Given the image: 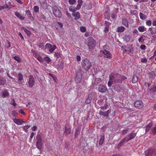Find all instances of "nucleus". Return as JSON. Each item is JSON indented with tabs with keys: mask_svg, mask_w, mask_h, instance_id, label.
<instances>
[{
	"mask_svg": "<svg viewBox=\"0 0 156 156\" xmlns=\"http://www.w3.org/2000/svg\"><path fill=\"white\" fill-rule=\"evenodd\" d=\"M145 154L146 156H155L156 155V150L151 149L147 150L145 151Z\"/></svg>",
	"mask_w": 156,
	"mask_h": 156,
	"instance_id": "nucleus-5",
	"label": "nucleus"
},
{
	"mask_svg": "<svg viewBox=\"0 0 156 156\" xmlns=\"http://www.w3.org/2000/svg\"><path fill=\"white\" fill-rule=\"evenodd\" d=\"M153 133L154 134H156V127H154L153 129Z\"/></svg>",
	"mask_w": 156,
	"mask_h": 156,
	"instance_id": "nucleus-63",
	"label": "nucleus"
},
{
	"mask_svg": "<svg viewBox=\"0 0 156 156\" xmlns=\"http://www.w3.org/2000/svg\"><path fill=\"white\" fill-rule=\"evenodd\" d=\"M48 75L51 76L53 78L55 82L57 83V79L55 76L50 73H49Z\"/></svg>",
	"mask_w": 156,
	"mask_h": 156,
	"instance_id": "nucleus-36",
	"label": "nucleus"
},
{
	"mask_svg": "<svg viewBox=\"0 0 156 156\" xmlns=\"http://www.w3.org/2000/svg\"><path fill=\"white\" fill-rule=\"evenodd\" d=\"M27 83H28L29 86L30 87H31L34 85L35 83V80L32 75H30L29 76Z\"/></svg>",
	"mask_w": 156,
	"mask_h": 156,
	"instance_id": "nucleus-7",
	"label": "nucleus"
},
{
	"mask_svg": "<svg viewBox=\"0 0 156 156\" xmlns=\"http://www.w3.org/2000/svg\"><path fill=\"white\" fill-rule=\"evenodd\" d=\"M34 12L37 13V12L39 11V8L37 6H35L34 7Z\"/></svg>",
	"mask_w": 156,
	"mask_h": 156,
	"instance_id": "nucleus-42",
	"label": "nucleus"
},
{
	"mask_svg": "<svg viewBox=\"0 0 156 156\" xmlns=\"http://www.w3.org/2000/svg\"><path fill=\"white\" fill-rule=\"evenodd\" d=\"M34 135H35V133H34L32 132L31 134V135L30 136V138H31L32 139L33 138V136H34Z\"/></svg>",
	"mask_w": 156,
	"mask_h": 156,
	"instance_id": "nucleus-62",
	"label": "nucleus"
},
{
	"mask_svg": "<svg viewBox=\"0 0 156 156\" xmlns=\"http://www.w3.org/2000/svg\"><path fill=\"white\" fill-rule=\"evenodd\" d=\"M125 28L123 26H120L117 28V32H122L124 31Z\"/></svg>",
	"mask_w": 156,
	"mask_h": 156,
	"instance_id": "nucleus-24",
	"label": "nucleus"
},
{
	"mask_svg": "<svg viewBox=\"0 0 156 156\" xmlns=\"http://www.w3.org/2000/svg\"><path fill=\"white\" fill-rule=\"evenodd\" d=\"M123 39L126 42H128L130 40V37L129 35H125L123 37Z\"/></svg>",
	"mask_w": 156,
	"mask_h": 156,
	"instance_id": "nucleus-25",
	"label": "nucleus"
},
{
	"mask_svg": "<svg viewBox=\"0 0 156 156\" xmlns=\"http://www.w3.org/2000/svg\"><path fill=\"white\" fill-rule=\"evenodd\" d=\"M108 108V103H105L104 106H102L101 107V108L103 110H105Z\"/></svg>",
	"mask_w": 156,
	"mask_h": 156,
	"instance_id": "nucleus-33",
	"label": "nucleus"
},
{
	"mask_svg": "<svg viewBox=\"0 0 156 156\" xmlns=\"http://www.w3.org/2000/svg\"><path fill=\"white\" fill-rule=\"evenodd\" d=\"M11 47V44L8 41H7L6 42L5 47L6 48H8Z\"/></svg>",
	"mask_w": 156,
	"mask_h": 156,
	"instance_id": "nucleus-37",
	"label": "nucleus"
},
{
	"mask_svg": "<svg viewBox=\"0 0 156 156\" xmlns=\"http://www.w3.org/2000/svg\"><path fill=\"white\" fill-rule=\"evenodd\" d=\"M57 23L60 28H62L63 27V25L62 23L57 22Z\"/></svg>",
	"mask_w": 156,
	"mask_h": 156,
	"instance_id": "nucleus-56",
	"label": "nucleus"
},
{
	"mask_svg": "<svg viewBox=\"0 0 156 156\" xmlns=\"http://www.w3.org/2000/svg\"><path fill=\"white\" fill-rule=\"evenodd\" d=\"M19 112L22 114H23V115H25V112L23 110V109H20L19 110Z\"/></svg>",
	"mask_w": 156,
	"mask_h": 156,
	"instance_id": "nucleus-50",
	"label": "nucleus"
},
{
	"mask_svg": "<svg viewBox=\"0 0 156 156\" xmlns=\"http://www.w3.org/2000/svg\"><path fill=\"white\" fill-rule=\"evenodd\" d=\"M113 81L109 80L108 83V86L109 87L111 86L113 83Z\"/></svg>",
	"mask_w": 156,
	"mask_h": 156,
	"instance_id": "nucleus-55",
	"label": "nucleus"
},
{
	"mask_svg": "<svg viewBox=\"0 0 156 156\" xmlns=\"http://www.w3.org/2000/svg\"><path fill=\"white\" fill-rule=\"evenodd\" d=\"M5 4L3 6L0 5V11L4 9H6L8 8L9 9H10L14 7L13 5V3L12 2H9V5H8L7 3H6V1L5 2Z\"/></svg>",
	"mask_w": 156,
	"mask_h": 156,
	"instance_id": "nucleus-4",
	"label": "nucleus"
},
{
	"mask_svg": "<svg viewBox=\"0 0 156 156\" xmlns=\"http://www.w3.org/2000/svg\"><path fill=\"white\" fill-rule=\"evenodd\" d=\"M152 126V123H149L147 125L146 127L145 131L146 132L148 131L151 128Z\"/></svg>",
	"mask_w": 156,
	"mask_h": 156,
	"instance_id": "nucleus-27",
	"label": "nucleus"
},
{
	"mask_svg": "<svg viewBox=\"0 0 156 156\" xmlns=\"http://www.w3.org/2000/svg\"><path fill=\"white\" fill-rule=\"evenodd\" d=\"M53 12L56 17L61 18L62 16V13L57 7L53 8Z\"/></svg>",
	"mask_w": 156,
	"mask_h": 156,
	"instance_id": "nucleus-6",
	"label": "nucleus"
},
{
	"mask_svg": "<svg viewBox=\"0 0 156 156\" xmlns=\"http://www.w3.org/2000/svg\"><path fill=\"white\" fill-rule=\"evenodd\" d=\"M140 48L143 50H145L146 49V46L145 45H142L140 46Z\"/></svg>",
	"mask_w": 156,
	"mask_h": 156,
	"instance_id": "nucleus-52",
	"label": "nucleus"
},
{
	"mask_svg": "<svg viewBox=\"0 0 156 156\" xmlns=\"http://www.w3.org/2000/svg\"><path fill=\"white\" fill-rule=\"evenodd\" d=\"M81 65L83 68L86 70H88L92 66L91 63L87 58L82 60Z\"/></svg>",
	"mask_w": 156,
	"mask_h": 156,
	"instance_id": "nucleus-2",
	"label": "nucleus"
},
{
	"mask_svg": "<svg viewBox=\"0 0 156 156\" xmlns=\"http://www.w3.org/2000/svg\"><path fill=\"white\" fill-rule=\"evenodd\" d=\"M138 81V78L137 77L135 76L134 75L132 79V82L133 83H136Z\"/></svg>",
	"mask_w": 156,
	"mask_h": 156,
	"instance_id": "nucleus-29",
	"label": "nucleus"
},
{
	"mask_svg": "<svg viewBox=\"0 0 156 156\" xmlns=\"http://www.w3.org/2000/svg\"><path fill=\"white\" fill-rule=\"evenodd\" d=\"M107 89V87L102 85H99L98 88V91L101 93H104L106 92Z\"/></svg>",
	"mask_w": 156,
	"mask_h": 156,
	"instance_id": "nucleus-12",
	"label": "nucleus"
},
{
	"mask_svg": "<svg viewBox=\"0 0 156 156\" xmlns=\"http://www.w3.org/2000/svg\"><path fill=\"white\" fill-rule=\"evenodd\" d=\"M103 53L105 55V57L107 58H111L112 55L111 54L109 51L106 50L104 49L102 51Z\"/></svg>",
	"mask_w": 156,
	"mask_h": 156,
	"instance_id": "nucleus-14",
	"label": "nucleus"
},
{
	"mask_svg": "<svg viewBox=\"0 0 156 156\" xmlns=\"http://www.w3.org/2000/svg\"><path fill=\"white\" fill-rule=\"evenodd\" d=\"M46 49H48L50 52H52L56 48V47L55 45H51L50 44L47 43L45 45Z\"/></svg>",
	"mask_w": 156,
	"mask_h": 156,
	"instance_id": "nucleus-9",
	"label": "nucleus"
},
{
	"mask_svg": "<svg viewBox=\"0 0 156 156\" xmlns=\"http://www.w3.org/2000/svg\"><path fill=\"white\" fill-rule=\"evenodd\" d=\"M136 136V133H131L128 134L126 137L120 141L118 145V148H119L124 144L128 142L129 140L134 138Z\"/></svg>",
	"mask_w": 156,
	"mask_h": 156,
	"instance_id": "nucleus-1",
	"label": "nucleus"
},
{
	"mask_svg": "<svg viewBox=\"0 0 156 156\" xmlns=\"http://www.w3.org/2000/svg\"><path fill=\"white\" fill-rule=\"evenodd\" d=\"M88 46L90 49H92L94 48L95 45V41L93 39H90L89 40Z\"/></svg>",
	"mask_w": 156,
	"mask_h": 156,
	"instance_id": "nucleus-11",
	"label": "nucleus"
},
{
	"mask_svg": "<svg viewBox=\"0 0 156 156\" xmlns=\"http://www.w3.org/2000/svg\"><path fill=\"white\" fill-rule=\"evenodd\" d=\"M22 28L28 35L29 36L31 34V32L29 30H28L23 27Z\"/></svg>",
	"mask_w": 156,
	"mask_h": 156,
	"instance_id": "nucleus-30",
	"label": "nucleus"
},
{
	"mask_svg": "<svg viewBox=\"0 0 156 156\" xmlns=\"http://www.w3.org/2000/svg\"><path fill=\"white\" fill-rule=\"evenodd\" d=\"M144 40H145L144 39L143 36H141L138 39V41L140 43L143 42L144 41Z\"/></svg>",
	"mask_w": 156,
	"mask_h": 156,
	"instance_id": "nucleus-41",
	"label": "nucleus"
},
{
	"mask_svg": "<svg viewBox=\"0 0 156 156\" xmlns=\"http://www.w3.org/2000/svg\"><path fill=\"white\" fill-rule=\"evenodd\" d=\"M73 16L74 17L75 20L79 19L80 17V14L79 12L72 14Z\"/></svg>",
	"mask_w": 156,
	"mask_h": 156,
	"instance_id": "nucleus-19",
	"label": "nucleus"
},
{
	"mask_svg": "<svg viewBox=\"0 0 156 156\" xmlns=\"http://www.w3.org/2000/svg\"><path fill=\"white\" fill-rule=\"evenodd\" d=\"M152 25L153 26H156V20H154L153 21Z\"/></svg>",
	"mask_w": 156,
	"mask_h": 156,
	"instance_id": "nucleus-64",
	"label": "nucleus"
},
{
	"mask_svg": "<svg viewBox=\"0 0 156 156\" xmlns=\"http://www.w3.org/2000/svg\"><path fill=\"white\" fill-rule=\"evenodd\" d=\"M2 97L3 98H5L8 97L9 95V94L7 90H5L2 92Z\"/></svg>",
	"mask_w": 156,
	"mask_h": 156,
	"instance_id": "nucleus-21",
	"label": "nucleus"
},
{
	"mask_svg": "<svg viewBox=\"0 0 156 156\" xmlns=\"http://www.w3.org/2000/svg\"><path fill=\"white\" fill-rule=\"evenodd\" d=\"M64 63L63 62H61L57 65V67L58 69H62L64 67Z\"/></svg>",
	"mask_w": 156,
	"mask_h": 156,
	"instance_id": "nucleus-26",
	"label": "nucleus"
},
{
	"mask_svg": "<svg viewBox=\"0 0 156 156\" xmlns=\"http://www.w3.org/2000/svg\"><path fill=\"white\" fill-rule=\"evenodd\" d=\"M83 1L82 0H78V4L76 7V9L79 10L80 9L81 6L83 4Z\"/></svg>",
	"mask_w": 156,
	"mask_h": 156,
	"instance_id": "nucleus-20",
	"label": "nucleus"
},
{
	"mask_svg": "<svg viewBox=\"0 0 156 156\" xmlns=\"http://www.w3.org/2000/svg\"><path fill=\"white\" fill-rule=\"evenodd\" d=\"M128 130L127 129H125L123 130L122 131V134L123 135H124V134H126V133H127L128 132Z\"/></svg>",
	"mask_w": 156,
	"mask_h": 156,
	"instance_id": "nucleus-58",
	"label": "nucleus"
},
{
	"mask_svg": "<svg viewBox=\"0 0 156 156\" xmlns=\"http://www.w3.org/2000/svg\"><path fill=\"white\" fill-rule=\"evenodd\" d=\"M36 138L37 139V142L36 144V147L39 150H40L41 149L43 145L41 138V136L39 135H37Z\"/></svg>",
	"mask_w": 156,
	"mask_h": 156,
	"instance_id": "nucleus-3",
	"label": "nucleus"
},
{
	"mask_svg": "<svg viewBox=\"0 0 156 156\" xmlns=\"http://www.w3.org/2000/svg\"><path fill=\"white\" fill-rule=\"evenodd\" d=\"M5 79L0 77V85L5 84Z\"/></svg>",
	"mask_w": 156,
	"mask_h": 156,
	"instance_id": "nucleus-32",
	"label": "nucleus"
},
{
	"mask_svg": "<svg viewBox=\"0 0 156 156\" xmlns=\"http://www.w3.org/2000/svg\"><path fill=\"white\" fill-rule=\"evenodd\" d=\"M137 12L136 10H132L130 12V13L133 15L136 14L137 13Z\"/></svg>",
	"mask_w": 156,
	"mask_h": 156,
	"instance_id": "nucleus-46",
	"label": "nucleus"
},
{
	"mask_svg": "<svg viewBox=\"0 0 156 156\" xmlns=\"http://www.w3.org/2000/svg\"><path fill=\"white\" fill-rule=\"evenodd\" d=\"M43 1L42 5L43 6L46 7V3L45 0H42Z\"/></svg>",
	"mask_w": 156,
	"mask_h": 156,
	"instance_id": "nucleus-59",
	"label": "nucleus"
},
{
	"mask_svg": "<svg viewBox=\"0 0 156 156\" xmlns=\"http://www.w3.org/2000/svg\"><path fill=\"white\" fill-rule=\"evenodd\" d=\"M151 34H154L156 33V28L154 27H150L149 29Z\"/></svg>",
	"mask_w": 156,
	"mask_h": 156,
	"instance_id": "nucleus-23",
	"label": "nucleus"
},
{
	"mask_svg": "<svg viewBox=\"0 0 156 156\" xmlns=\"http://www.w3.org/2000/svg\"><path fill=\"white\" fill-rule=\"evenodd\" d=\"M76 2V1L75 0H69V2L71 5L74 4Z\"/></svg>",
	"mask_w": 156,
	"mask_h": 156,
	"instance_id": "nucleus-43",
	"label": "nucleus"
},
{
	"mask_svg": "<svg viewBox=\"0 0 156 156\" xmlns=\"http://www.w3.org/2000/svg\"><path fill=\"white\" fill-rule=\"evenodd\" d=\"M30 127V126L29 125L25 126L23 127V128L24 130L26 132L27 130Z\"/></svg>",
	"mask_w": 156,
	"mask_h": 156,
	"instance_id": "nucleus-45",
	"label": "nucleus"
},
{
	"mask_svg": "<svg viewBox=\"0 0 156 156\" xmlns=\"http://www.w3.org/2000/svg\"><path fill=\"white\" fill-rule=\"evenodd\" d=\"M109 27L108 26H106L105 27V30H104V32L105 33H107L108 32L109 30L108 28Z\"/></svg>",
	"mask_w": 156,
	"mask_h": 156,
	"instance_id": "nucleus-53",
	"label": "nucleus"
},
{
	"mask_svg": "<svg viewBox=\"0 0 156 156\" xmlns=\"http://www.w3.org/2000/svg\"><path fill=\"white\" fill-rule=\"evenodd\" d=\"M76 59L77 61H80L81 59V57L79 55H77L76 56Z\"/></svg>",
	"mask_w": 156,
	"mask_h": 156,
	"instance_id": "nucleus-60",
	"label": "nucleus"
},
{
	"mask_svg": "<svg viewBox=\"0 0 156 156\" xmlns=\"http://www.w3.org/2000/svg\"><path fill=\"white\" fill-rule=\"evenodd\" d=\"M138 30L141 32H143L146 30V28L144 26H141L138 27Z\"/></svg>",
	"mask_w": 156,
	"mask_h": 156,
	"instance_id": "nucleus-22",
	"label": "nucleus"
},
{
	"mask_svg": "<svg viewBox=\"0 0 156 156\" xmlns=\"http://www.w3.org/2000/svg\"><path fill=\"white\" fill-rule=\"evenodd\" d=\"M14 123L18 125H21L23 123H24V122L22 119L15 118L13 119Z\"/></svg>",
	"mask_w": 156,
	"mask_h": 156,
	"instance_id": "nucleus-15",
	"label": "nucleus"
},
{
	"mask_svg": "<svg viewBox=\"0 0 156 156\" xmlns=\"http://www.w3.org/2000/svg\"><path fill=\"white\" fill-rule=\"evenodd\" d=\"M24 83V80L22 74L20 73L18 74V83L22 84Z\"/></svg>",
	"mask_w": 156,
	"mask_h": 156,
	"instance_id": "nucleus-16",
	"label": "nucleus"
},
{
	"mask_svg": "<svg viewBox=\"0 0 156 156\" xmlns=\"http://www.w3.org/2000/svg\"><path fill=\"white\" fill-rule=\"evenodd\" d=\"M110 112L111 111L109 110H108L107 111L105 112H103L101 111L100 112L99 114L100 115H103L105 116L108 117Z\"/></svg>",
	"mask_w": 156,
	"mask_h": 156,
	"instance_id": "nucleus-17",
	"label": "nucleus"
},
{
	"mask_svg": "<svg viewBox=\"0 0 156 156\" xmlns=\"http://www.w3.org/2000/svg\"><path fill=\"white\" fill-rule=\"evenodd\" d=\"M139 14L140 18L141 19L144 20L146 18V16L143 13L141 12H140Z\"/></svg>",
	"mask_w": 156,
	"mask_h": 156,
	"instance_id": "nucleus-31",
	"label": "nucleus"
},
{
	"mask_svg": "<svg viewBox=\"0 0 156 156\" xmlns=\"http://www.w3.org/2000/svg\"><path fill=\"white\" fill-rule=\"evenodd\" d=\"M134 106L138 108H141L144 106L143 102L140 100L136 101L134 104Z\"/></svg>",
	"mask_w": 156,
	"mask_h": 156,
	"instance_id": "nucleus-10",
	"label": "nucleus"
},
{
	"mask_svg": "<svg viewBox=\"0 0 156 156\" xmlns=\"http://www.w3.org/2000/svg\"><path fill=\"white\" fill-rule=\"evenodd\" d=\"M71 127L69 123H66V125L64 133L66 134H69L70 133Z\"/></svg>",
	"mask_w": 156,
	"mask_h": 156,
	"instance_id": "nucleus-13",
	"label": "nucleus"
},
{
	"mask_svg": "<svg viewBox=\"0 0 156 156\" xmlns=\"http://www.w3.org/2000/svg\"><path fill=\"white\" fill-rule=\"evenodd\" d=\"M82 79V73L80 70L76 72L75 77V81L76 83H80Z\"/></svg>",
	"mask_w": 156,
	"mask_h": 156,
	"instance_id": "nucleus-8",
	"label": "nucleus"
},
{
	"mask_svg": "<svg viewBox=\"0 0 156 156\" xmlns=\"http://www.w3.org/2000/svg\"><path fill=\"white\" fill-rule=\"evenodd\" d=\"M14 59L16 60L18 62H21V59L18 56H15L13 57Z\"/></svg>",
	"mask_w": 156,
	"mask_h": 156,
	"instance_id": "nucleus-40",
	"label": "nucleus"
},
{
	"mask_svg": "<svg viewBox=\"0 0 156 156\" xmlns=\"http://www.w3.org/2000/svg\"><path fill=\"white\" fill-rule=\"evenodd\" d=\"M25 12H26V14L27 16H29L30 15H31V13H30V11L29 10L26 11Z\"/></svg>",
	"mask_w": 156,
	"mask_h": 156,
	"instance_id": "nucleus-48",
	"label": "nucleus"
},
{
	"mask_svg": "<svg viewBox=\"0 0 156 156\" xmlns=\"http://www.w3.org/2000/svg\"><path fill=\"white\" fill-rule=\"evenodd\" d=\"M146 24L148 26H150L151 25V20H148L146 21Z\"/></svg>",
	"mask_w": 156,
	"mask_h": 156,
	"instance_id": "nucleus-47",
	"label": "nucleus"
},
{
	"mask_svg": "<svg viewBox=\"0 0 156 156\" xmlns=\"http://www.w3.org/2000/svg\"><path fill=\"white\" fill-rule=\"evenodd\" d=\"M15 15L20 20H24L25 18V17L19 13L18 12H15Z\"/></svg>",
	"mask_w": 156,
	"mask_h": 156,
	"instance_id": "nucleus-18",
	"label": "nucleus"
},
{
	"mask_svg": "<svg viewBox=\"0 0 156 156\" xmlns=\"http://www.w3.org/2000/svg\"><path fill=\"white\" fill-rule=\"evenodd\" d=\"M80 30L81 32L83 33L85 32L86 30L85 27L83 26H81L80 27Z\"/></svg>",
	"mask_w": 156,
	"mask_h": 156,
	"instance_id": "nucleus-39",
	"label": "nucleus"
},
{
	"mask_svg": "<svg viewBox=\"0 0 156 156\" xmlns=\"http://www.w3.org/2000/svg\"><path fill=\"white\" fill-rule=\"evenodd\" d=\"M104 136H102L101 137L99 142V144L100 145H101L103 144L104 140Z\"/></svg>",
	"mask_w": 156,
	"mask_h": 156,
	"instance_id": "nucleus-38",
	"label": "nucleus"
},
{
	"mask_svg": "<svg viewBox=\"0 0 156 156\" xmlns=\"http://www.w3.org/2000/svg\"><path fill=\"white\" fill-rule=\"evenodd\" d=\"M154 72H152L151 73L149 74V76L151 78H153L154 76Z\"/></svg>",
	"mask_w": 156,
	"mask_h": 156,
	"instance_id": "nucleus-44",
	"label": "nucleus"
},
{
	"mask_svg": "<svg viewBox=\"0 0 156 156\" xmlns=\"http://www.w3.org/2000/svg\"><path fill=\"white\" fill-rule=\"evenodd\" d=\"M44 61H45L46 62L48 63L51 61V59L48 57H46L44 58Z\"/></svg>",
	"mask_w": 156,
	"mask_h": 156,
	"instance_id": "nucleus-35",
	"label": "nucleus"
},
{
	"mask_svg": "<svg viewBox=\"0 0 156 156\" xmlns=\"http://www.w3.org/2000/svg\"><path fill=\"white\" fill-rule=\"evenodd\" d=\"M91 99L90 98H87L86 100V103L87 104L90 103L91 102Z\"/></svg>",
	"mask_w": 156,
	"mask_h": 156,
	"instance_id": "nucleus-51",
	"label": "nucleus"
},
{
	"mask_svg": "<svg viewBox=\"0 0 156 156\" xmlns=\"http://www.w3.org/2000/svg\"><path fill=\"white\" fill-rule=\"evenodd\" d=\"M36 58L40 62H43L44 61V59L42 58L40 56H37L36 57Z\"/></svg>",
	"mask_w": 156,
	"mask_h": 156,
	"instance_id": "nucleus-34",
	"label": "nucleus"
},
{
	"mask_svg": "<svg viewBox=\"0 0 156 156\" xmlns=\"http://www.w3.org/2000/svg\"><path fill=\"white\" fill-rule=\"evenodd\" d=\"M109 80H110L113 81V80L114 79V76L112 75H110L109 76Z\"/></svg>",
	"mask_w": 156,
	"mask_h": 156,
	"instance_id": "nucleus-54",
	"label": "nucleus"
},
{
	"mask_svg": "<svg viewBox=\"0 0 156 156\" xmlns=\"http://www.w3.org/2000/svg\"><path fill=\"white\" fill-rule=\"evenodd\" d=\"M141 61L142 62H146L147 61V59L146 58H144L141 59Z\"/></svg>",
	"mask_w": 156,
	"mask_h": 156,
	"instance_id": "nucleus-49",
	"label": "nucleus"
},
{
	"mask_svg": "<svg viewBox=\"0 0 156 156\" xmlns=\"http://www.w3.org/2000/svg\"><path fill=\"white\" fill-rule=\"evenodd\" d=\"M12 105L14 107H15L16 106V103L14 99L12 100Z\"/></svg>",
	"mask_w": 156,
	"mask_h": 156,
	"instance_id": "nucleus-57",
	"label": "nucleus"
},
{
	"mask_svg": "<svg viewBox=\"0 0 156 156\" xmlns=\"http://www.w3.org/2000/svg\"><path fill=\"white\" fill-rule=\"evenodd\" d=\"M28 17H29V19H30L31 20H32V21L34 20V18L32 16V14L30 15L29 16H28Z\"/></svg>",
	"mask_w": 156,
	"mask_h": 156,
	"instance_id": "nucleus-61",
	"label": "nucleus"
},
{
	"mask_svg": "<svg viewBox=\"0 0 156 156\" xmlns=\"http://www.w3.org/2000/svg\"><path fill=\"white\" fill-rule=\"evenodd\" d=\"M122 24L124 25L125 26L127 27H128V21L126 19H123L122 21Z\"/></svg>",
	"mask_w": 156,
	"mask_h": 156,
	"instance_id": "nucleus-28",
	"label": "nucleus"
}]
</instances>
